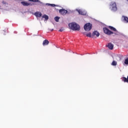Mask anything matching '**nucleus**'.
<instances>
[{
	"label": "nucleus",
	"instance_id": "obj_1",
	"mask_svg": "<svg viewBox=\"0 0 128 128\" xmlns=\"http://www.w3.org/2000/svg\"><path fill=\"white\" fill-rule=\"evenodd\" d=\"M68 26L72 30H80V25L74 22L70 24Z\"/></svg>",
	"mask_w": 128,
	"mask_h": 128
},
{
	"label": "nucleus",
	"instance_id": "obj_2",
	"mask_svg": "<svg viewBox=\"0 0 128 128\" xmlns=\"http://www.w3.org/2000/svg\"><path fill=\"white\" fill-rule=\"evenodd\" d=\"M92 24L90 23H87L85 24L84 26V28L86 32H90V30H92Z\"/></svg>",
	"mask_w": 128,
	"mask_h": 128
},
{
	"label": "nucleus",
	"instance_id": "obj_3",
	"mask_svg": "<svg viewBox=\"0 0 128 128\" xmlns=\"http://www.w3.org/2000/svg\"><path fill=\"white\" fill-rule=\"evenodd\" d=\"M103 30L104 34H108V36H110V34H114V32L110 30H108L106 28H103Z\"/></svg>",
	"mask_w": 128,
	"mask_h": 128
},
{
	"label": "nucleus",
	"instance_id": "obj_4",
	"mask_svg": "<svg viewBox=\"0 0 128 128\" xmlns=\"http://www.w3.org/2000/svg\"><path fill=\"white\" fill-rule=\"evenodd\" d=\"M98 36H100V32L96 30L94 31L92 34V38H98Z\"/></svg>",
	"mask_w": 128,
	"mask_h": 128
},
{
	"label": "nucleus",
	"instance_id": "obj_5",
	"mask_svg": "<svg viewBox=\"0 0 128 128\" xmlns=\"http://www.w3.org/2000/svg\"><path fill=\"white\" fill-rule=\"evenodd\" d=\"M59 12L60 14H62V16H66V14H68V10L64 9H60L59 10Z\"/></svg>",
	"mask_w": 128,
	"mask_h": 128
},
{
	"label": "nucleus",
	"instance_id": "obj_6",
	"mask_svg": "<svg viewBox=\"0 0 128 128\" xmlns=\"http://www.w3.org/2000/svg\"><path fill=\"white\" fill-rule=\"evenodd\" d=\"M110 6H112V10H116V2H112Z\"/></svg>",
	"mask_w": 128,
	"mask_h": 128
},
{
	"label": "nucleus",
	"instance_id": "obj_7",
	"mask_svg": "<svg viewBox=\"0 0 128 128\" xmlns=\"http://www.w3.org/2000/svg\"><path fill=\"white\" fill-rule=\"evenodd\" d=\"M77 12H78L79 14H82V16H86V12L80 10H77Z\"/></svg>",
	"mask_w": 128,
	"mask_h": 128
},
{
	"label": "nucleus",
	"instance_id": "obj_8",
	"mask_svg": "<svg viewBox=\"0 0 128 128\" xmlns=\"http://www.w3.org/2000/svg\"><path fill=\"white\" fill-rule=\"evenodd\" d=\"M106 46L109 48V50H114V44L112 43H108L106 45Z\"/></svg>",
	"mask_w": 128,
	"mask_h": 128
},
{
	"label": "nucleus",
	"instance_id": "obj_9",
	"mask_svg": "<svg viewBox=\"0 0 128 128\" xmlns=\"http://www.w3.org/2000/svg\"><path fill=\"white\" fill-rule=\"evenodd\" d=\"M21 4H22V6H32V4L25 2H21Z\"/></svg>",
	"mask_w": 128,
	"mask_h": 128
},
{
	"label": "nucleus",
	"instance_id": "obj_10",
	"mask_svg": "<svg viewBox=\"0 0 128 128\" xmlns=\"http://www.w3.org/2000/svg\"><path fill=\"white\" fill-rule=\"evenodd\" d=\"M34 15L36 16V18H40L42 14V12H35Z\"/></svg>",
	"mask_w": 128,
	"mask_h": 128
},
{
	"label": "nucleus",
	"instance_id": "obj_11",
	"mask_svg": "<svg viewBox=\"0 0 128 128\" xmlns=\"http://www.w3.org/2000/svg\"><path fill=\"white\" fill-rule=\"evenodd\" d=\"M48 44H50V42H48V40H45L43 42L42 45L43 46H48Z\"/></svg>",
	"mask_w": 128,
	"mask_h": 128
},
{
	"label": "nucleus",
	"instance_id": "obj_12",
	"mask_svg": "<svg viewBox=\"0 0 128 128\" xmlns=\"http://www.w3.org/2000/svg\"><path fill=\"white\" fill-rule=\"evenodd\" d=\"M122 82H128V76L127 78L126 77L122 78Z\"/></svg>",
	"mask_w": 128,
	"mask_h": 128
},
{
	"label": "nucleus",
	"instance_id": "obj_13",
	"mask_svg": "<svg viewBox=\"0 0 128 128\" xmlns=\"http://www.w3.org/2000/svg\"><path fill=\"white\" fill-rule=\"evenodd\" d=\"M122 19L124 22H128V18L126 16H122Z\"/></svg>",
	"mask_w": 128,
	"mask_h": 128
},
{
	"label": "nucleus",
	"instance_id": "obj_14",
	"mask_svg": "<svg viewBox=\"0 0 128 128\" xmlns=\"http://www.w3.org/2000/svg\"><path fill=\"white\" fill-rule=\"evenodd\" d=\"M108 28L111 30H113V32H116V29L112 26H108Z\"/></svg>",
	"mask_w": 128,
	"mask_h": 128
},
{
	"label": "nucleus",
	"instance_id": "obj_15",
	"mask_svg": "<svg viewBox=\"0 0 128 128\" xmlns=\"http://www.w3.org/2000/svg\"><path fill=\"white\" fill-rule=\"evenodd\" d=\"M29 2H40L39 0H28Z\"/></svg>",
	"mask_w": 128,
	"mask_h": 128
},
{
	"label": "nucleus",
	"instance_id": "obj_16",
	"mask_svg": "<svg viewBox=\"0 0 128 128\" xmlns=\"http://www.w3.org/2000/svg\"><path fill=\"white\" fill-rule=\"evenodd\" d=\"M46 6H52V7L58 6V5H56L55 4H47Z\"/></svg>",
	"mask_w": 128,
	"mask_h": 128
},
{
	"label": "nucleus",
	"instance_id": "obj_17",
	"mask_svg": "<svg viewBox=\"0 0 128 128\" xmlns=\"http://www.w3.org/2000/svg\"><path fill=\"white\" fill-rule=\"evenodd\" d=\"M42 18H45V20H48V16L46 15V14H44V15L42 16Z\"/></svg>",
	"mask_w": 128,
	"mask_h": 128
},
{
	"label": "nucleus",
	"instance_id": "obj_18",
	"mask_svg": "<svg viewBox=\"0 0 128 128\" xmlns=\"http://www.w3.org/2000/svg\"><path fill=\"white\" fill-rule=\"evenodd\" d=\"M54 20H56V22H58V20H60V17L58 16H56L54 18Z\"/></svg>",
	"mask_w": 128,
	"mask_h": 128
},
{
	"label": "nucleus",
	"instance_id": "obj_19",
	"mask_svg": "<svg viewBox=\"0 0 128 128\" xmlns=\"http://www.w3.org/2000/svg\"><path fill=\"white\" fill-rule=\"evenodd\" d=\"M86 36L88 38H92V33L88 32L86 34Z\"/></svg>",
	"mask_w": 128,
	"mask_h": 128
},
{
	"label": "nucleus",
	"instance_id": "obj_20",
	"mask_svg": "<svg viewBox=\"0 0 128 128\" xmlns=\"http://www.w3.org/2000/svg\"><path fill=\"white\" fill-rule=\"evenodd\" d=\"M116 64H117V63H116V61H113L112 63V66H116Z\"/></svg>",
	"mask_w": 128,
	"mask_h": 128
},
{
	"label": "nucleus",
	"instance_id": "obj_21",
	"mask_svg": "<svg viewBox=\"0 0 128 128\" xmlns=\"http://www.w3.org/2000/svg\"><path fill=\"white\" fill-rule=\"evenodd\" d=\"M124 64H128V58L125 60Z\"/></svg>",
	"mask_w": 128,
	"mask_h": 128
},
{
	"label": "nucleus",
	"instance_id": "obj_22",
	"mask_svg": "<svg viewBox=\"0 0 128 128\" xmlns=\"http://www.w3.org/2000/svg\"><path fill=\"white\" fill-rule=\"evenodd\" d=\"M2 4H8L6 2H4V1H2Z\"/></svg>",
	"mask_w": 128,
	"mask_h": 128
},
{
	"label": "nucleus",
	"instance_id": "obj_23",
	"mask_svg": "<svg viewBox=\"0 0 128 128\" xmlns=\"http://www.w3.org/2000/svg\"><path fill=\"white\" fill-rule=\"evenodd\" d=\"M64 28H61L59 32H64Z\"/></svg>",
	"mask_w": 128,
	"mask_h": 128
},
{
	"label": "nucleus",
	"instance_id": "obj_24",
	"mask_svg": "<svg viewBox=\"0 0 128 128\" xmlns=\"http://www.w3.org/2000/svg\"><path fill=\"white\" fill-rule=\"evenodd\" d=\"M52 30H54V29H52V30H51V31H52Z\"/></svg>",
	"mask_w": 128,
	"mask_h": 128
}]
</instances>
